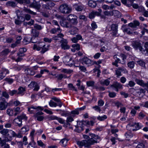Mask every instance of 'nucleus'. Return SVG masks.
Masks as SVG:
<instances>
[{
  "instance_id": "1",
  "label": "nucleus",
  "mask_w": 148,
  "mask_h": 148,
  "mask_svg": "<svg viewBox=\"0 0 148 148\" xmlns=\"http://www.w3.org/2000/svg\"><path fill=\"white\" fill-rule=\"evenodd\" d=\"M92 137L88 140H84L81 141H78L77 144L80 146H84L85 147H89L95 143H97V140L99 139V137L97 135L94 134H90Z\"/></svg>"
},
{
  "instance_id": "2",
  "label": "nucleus",
  "mask_w": 148,
  "mask_h": 148,
  "mask_svg": "<svg viewBox=\"0 0 148 148\" xmlns=\"http://www.w3.org/2000/svg\"><path fill=\"white\" fill-rule=\"evenodd\" d=\"M71 7L66 3L60 5L59 8V11L62 14H68L72 12Z\"/></svg>"
},
{
  "instance_id": "3",
  "label": "nucleus",
  "mask_w": 148,
  "mask_h": 148,
  "mask_svg": "<svg viewBox=\"0 0 148 148\" xmlns=\"http://www.w3.org/2000/svg\"><path fill=\"white\" fill-rule=\"evenodd\" d=\"M67 19L69 22L73 25H76L78 23L77 17L74 14H70L67 17Z\"/></svg>"
},
{
  "instance_id": "4",
  "label": "nucleus",
  "mask_w": 148,
  "mask_h": 148,
  "mask_svg": "<svg viewBox=\"0 0 148 148\" xmlns=\"http://www.w3.org/2000/svg\"><path fill=\"white\" fill-rule=\"evenodd\" d=\"M79 60L82 64L85 66H89L92 64L91 60L87 57L81 58Z\"/></svg>"
},
{
  "instance_id": "5",
  "label": "nucleus",
  "mask_w": 148,
  "mask_h": 148,
  "mask_svg": "<svg viewBox=\"0 0 148 148\" xmlns=\"http://www.w3.org/2000/svg\"><path fill=\"white\" fill-rule=\"evenodd\" d=\"M64 62L66 65L70 66L74 64V62L71 58H70L69 56H66L63 58Z\"/></svg>"
},
{
  "instance_id": "6",
  "label": "nucleus",
  "mask_w": 148,
  "mask_h": 148,
  "mask_svg": "<svg viewBox=\"0 0 148 148\" xmlns=\"http://www.w3.org/2000/svg\"><path fill=\"white\" fill-rule=\"evenodd\" d=\"M37 44L39 48H40V49H42L40 52L42 54L44 53L48 50L49 46L48 45H46L44 42H38Z\"/></svg>"
},
{
  "instance_id": "7",
  "label": "nucleus",
  "mask_w": 148,
  "mask_h": 148,
  "mask_svg": "<svg viewBox=\"0 0 148 148\" xmlns=\"http://www.w3.org/2000/svg\"><path fill=\"white\" fill-rule=\"evenodd\" d=\"M44 109L43 107L36 106H32L28 108V111L30 114H34L35 112L34 110H36L37 111L39 110H42Z\"/></svg>"
},
{
  "instance_id": "8",
  "label": "nucleus",
  "mask_w": 148,
  "mask_h": 148,
  "mask_svg": "<svg viewBox=\"0 0 148 148\" xmlns=\"http://www.w3.org/2000/svg\"><path fill=\"white\" fill-rule=\"evenodd\" d=\"M60 43H61L60 46L62 49L66 50L69 49L70 48V46L68 44V41L67 39L62 38L60 41Z\"/></svg>"
},
{
  "instance_id": "9",
  "label": "nucleus",
  "mask_w": 148,
  "mask_h": 148,
  "mask_svg": "<svg viewBox=\"0 0 148 148\" xmlns=\"http://www.w3.org/2000/svg\"><path fill=\"white\" fill-rule=\"evenodd\" d=\"M16 133L14 131L10 130H9L7 137H5L6 142L10 141L12 139V137H15Z\"/></svg>"
},
{
  "instance_id": "10",
  "label": "nucleus",
  "mask_w": 148,
  "mask_h": 148,
  "mask_svg": "<svg viewBox=\"0 0 148 148\" xmlns=\"http://www.w3.org/2000/svg\"><path fill=\"white\" fill-rule=\"evenodd\" d=\"M115 74L117 77L121 75V72H123L124 73H127V70L124 67H120L116 69L115 71Z\"/></svg>"
},
{
  "instance_id": "11",
  "label": "nucleus",
  "mask_w": 148,
  "mask_h": 148,
  "mask_svg": "<svg viewBox=\"0 0 148 148\" xmlns=\"http://www.w3.org/2000/svg\"><path fill=\"white\" fill-rule=\"evenodd\" d=\"M121 29L125 33L128 34H133V30L130 27L126 25L122 26Z\"/></svg>"
},
{
  "instance_id": "12",
  "label": "nucleus",
  "mask_w": 148,
  "mask_h": 148,
  "mask_svg": "<svg viewBox=\"0 0 148 148\" xmlns=\"http://www.w3.org/2000/svg\"><path fill=\"white\" fill-rule=\"evenodd\" d=\"M132 46L135 49H139L142 53L143 48L140 42L137 41L133 42L132 43Z\"/></svg>"
},
{
  "instance_id": "13",
  "label": "nucleus",
  "mask_w": 148,
  "mask_h": 148,
  "mask_svg": "<svg viewBox=\"0 0 148 148\" xmlns=\"http://www.w3.org/2000/svg\"><path fill=\"white\" fill-rule=\"evenodd\" d=\"M55 5V4L51 1H49L47 4H43L42 8L44 9L50 10L51 8Z\"/></svg>"
},
{
  "instance_id": "14",
  "label": "nucleus",
  "mask_w": 148,
  "mask_h": 148,
  "mask_svg": "<svg viewBox=\"0 0 148 148\" xmlns=\"http://www.w3.org/2000/svg\"><path fill=\"white\" fill-rule=\"evenodd\" d=\"M5 139L2 140L0 137V146L3 148H10L9 144L6 143Z\"/></svg>"
},
{
  "instance_id": "15",
  "label": "nucleus",
  "mask_w": 148,
  "mask_h": 148,
  "mask_svg": "<svg viewBox=\"0 0 148 148\" xmlns=\"http://www.w3.org/2000/svg\"><path fill=\"white\" fill-rule=\"evenodd\" d=\"M43 114V113L40 111L36 113L34 116L36 118L37 120L39 121H42L44 119V117L41 116Z\"/></svg>"
},
{
  "instance_id": "16",
  "label": "nucleus",
  "mask_w": 148,
  "mask_h": 148,
  "mask_svg": "<svg viewBox=\"0 0 148 148\" xmlns=\"http://www.w3.org/2000/svg\"><path fill=\"white\" fill-rule=\"evenodd\" d=\"M64 35L62 33H60L57 34V36L52 38V40L55 41V42H60L62 38H63Z\"/></svg>"
},
{
  "instance_id": "17",
  "label": "nucleus",
  "mask_w": 148,
  "mask_h": 148,
  "mask_svg": "<svg viewBox=\"0 0 148 148\" xmlns=\"http://www.w3.org/2000/svg\"><path fill=\"white\" fill-rule=\"evenodd\" d=\"M81 40L82 41L83 40L82 36L79 34L77 35L75 37L72 38L71 40L74 43H77L78 40Z\"/></svg>"
},
{
  "instance_id": "18",
  "label": "nucleus",
  "mask_w": 148,
  "mask_h": 148,
  "mask_svg": "<svg viewBox=\"0 0 148 148\" xmlns=\"http://www.w3.org/2000/svg\"><path fill=\"white\" fill-rule=\"evenodd\" d=\"M13 121V123H15L17 126L19 127L22 126V121L21 119L18 118V116H17L16 118L14 119Z\"/></svg>"
},
{
  "instance_id": "19",
  "label": "nucleus",
  "mask_w": 148,
  "mask_h": 148,
  "mask_svg": "<svg viewBox=\"0 0 148 148\" xmlns=\"http://www.w3.org/2000/svg\"><path fill=\"white\" fill-rule=\"evenodd\" d=\"M78 31V29L75 26H73L71 27L70 30L69 31V32L70 34L73 35H74L77 34Z\"/></svg>"
},
{
  "instance_id": "20",
  "label": "nucleus",
  "mask_w": 148,
  "mask_h": 148,
  "mask_svg": "<svg viewBox=\"0 0 148 148\" xmlns=\"http://www.w3.org/2000/svg\"><path fill=\"white\" fill-rule=\"evenodd\" d=\"M143 127V125L141 123H135V128L130 129V130L131 131H136L141 129Z\"/></svg>"
},
{
  "instance_id": "21",
  "label": "nucleus",
  "mask_w": 148,
  "mask_h": 148,
  "mask_svg": "<svg viewBox=\"0 0 148 148\" xmlns=\"http://www.w3.org/2000/svg\"><path fill=\"white\" fill-rule=\"evenodd\" d=\"M25 74L27 75H33L35 74V72L32 69L29 68H27L25 69Z\"/></svg>"
},
{
  "instance_id": "22",
  "label": "nucleus",
  "mask_w": 148,
  "mask_h": 148,
  "mask_svg": "<svg viewBox=\"0 0 148 148\" xmlns=\"http://www.w3.org/2000/svg\"><path fill=\"white\" fill-rule=\"evenodd\" d=\"M17 91V94L21 95H23L24 94L26 90L25 88L23 87L22 86H20L18 89Z\"/></svg>"
},
{
  "instance_id": "23",
  "label": "nucleus",
  "mask_w": 148,
  "mask_h": 148,
  "mask_svg": "<svg viewBox=\"0 0 148 148\" xmlns=\"http://www.w3.org/2000/svg\"><path fill=\"white\" fill-rule=\"evenodd\" d=\"M121 1L122 3L128 7L132 6V2L131 1V0H121Z\"/></svg>"
},
{
  "instance_id": "24",
  "label": "nucleus",
  "mask_w": 148,
  "mask_h": 148,
  "mask_svg": "<svg viewBox=\"0 0 148 148\" xmlns=\"http://www.w3.org/2000/svg\"><path fill=\"white\" fill-rule=\"evenodd\" d=\"M99 14L100 13L98 12L93 11L89 14V16L90 18L92 19L94 18L95 16H98Z\"/></svg>"
},
{
  "instance_id": "25",
  "label": "nucleus",
  "mask_w": 148,
  "mask_h": 148,
  "mask_svg": "<svg viewBox=\"0 0 148 148\" xmlns=\"http://www.w3.org/2000/svg\"><path fill=\"white\" fill-rule=\"evenodd\" d=\"M115 7V6L113 4H112L110 6L106 5H104L102 6V8L104 10H112Z\"/></svg>"
},
{
  "instance_id": "26",
  "label": "nucleus",
  "mask_w": 148,
  "mask_h": 148,
  "mask_svg": "<svg viewBox=\"0 0 148 148\" xmlns=\"http://www.w3.org/2000/svg\"><path fill=\"white\" fill-rule=\"evenodd\" d=\"M61 31L62 30L60 29V27L59 26H58V27L57 28L55 27L54 28L52 29L50 32L51 34H55L57 32L59 33H60Z\"/></svg>"
},
{
  "instance_id": "27",
  "label": "nucleus",
  "mask_w": 148,
  "mask_h": 148,
  "mask_svg": "<svg viewBox=\"0 0 148 148\" xmlns=\"http://www.w3.org/2000/svg\"><path fill=\"white\" fill-rule=\"evenodd\" d=\"M145 50H143L142 53L146 56H148V42H146L144 44Z\"/></svg>"
},
{
  "instance_id": "28",
  "label": "nucleus",
  "mask_w": 148,
  "mask_h": 148,
  "mask_svg": "<svg viewBox=\"0 0 148 148\" xmlns=\"http://www.w3.org/2000/svg\"><path fill=\"white\" fill-rule=\"evenodd\" d=\"M30 6L36 9H39L40 7V5L34 0L33 1V2L31 4Z\"/></svg>"
},
{
  "instance_id": "29",
  "label": "nucleus",
  "mask_w": 148,
  "mask_h": 148,
  "mask_svg": "<svg viewBox=\"0 0 148 148\" xmlns=\"http://www.w3.org/2000/svg\"><path fill=\"white\" fill-rule=\"evenodd\" d=\"M8 106V103L6 102H0V110H3L5 109Z\"/></svg>"
},
{
  "instance_id": "30",
  "label": "nucleus",
  "mask_w": 148,
  "mask_h": 148,
  "mask_svg": "<svg viewBox=\"0 0 148 148\" xmlns=\"http://www.w3.org/2000/svg\"><path fill=\"white\" fill-rule=\"evenodd\" d=\"M100 84L102 85L108 86L110 83V79L101 80L100 82Z\"/></svg>"
},
{
  "instance_id": "31",
  "label": "nucleus",
  "mask_w": 148,
  "mask_h": 148,
  "mask_svg": "<svg viewBox=\"0 0 148 148\" xmlns=\"http://www.w3.org/2000/svg\"><path fill=\"white\" fill-rule=\"evenodd\" d=\"M111 87H113L115 88H122V85L120 83L116 82L114 83L111 86Z\"/></svg>"
},
{
  "instance_id": "32",
  "label": "nucleus",
  "mask_w": 148,
  "mask_h": 148,
  "mask_svg": "<svg viewBox=\"0 0 148 148\" xmlns=\"http://www.w3.org/2000/svg\"><path fill=\"white\" fill-rule=\"evenodd\" d=\"M32 36L38 37L39 32L36 29H32L31 31Z\"/></svg>"
},
{
  "instance_id": "33",
  "label": "nucleus",
  "mask_w": 148,
  "mask_h": 148,
  "mask_svg": "<svg viewBox=\"0 0 148 148\" xmlns=\"http://www.w3.org/2000/svg\"><path fill=\"white\" fill-rule=\"evenodd\" d=\"M51 99L54 100L55 101L58 102V106L59 107L61 108L62 107L63 103L61 101L60 99L55 97H53L51 98Z\"/></svg>"
},
{
  "instance_id": "34",
  "label": "nucleus",
  "mask_w": 148,
  "mask_h": 148,
  "mask_svg": "<svg viewBox=\"0 0 148 148\" xmlns=\"http://www.w3.org/2000/svg\"><path fill=\"white\" fill-rule=\"evenodd\" d=\"M10 52V51L9 49H5L0 53V55L2 56H6Z\"/></svg>"
},
{
  "instance_id": "35",
  "label": "nucleus",
  "mask_w": 148,
  "mask_h": 148,
  "mask_svg": "<svg viewBox=\"0 0 148 148\" xmlns=\"http://www.w3.org/2000/svg\"><path fill=\"white\" fill-rule=\"evenodd\" d=\"M68 140L66 138H64L61 140L60 143L63 146L66 147L67 145Z\"/></svg>"
},
{
  "instance_id": "36",
  "label": "nucleus",
  "mask_w": 148,
  "mask_h": 148,
  "mask_svg": "<svg viewBox=\"0 0 148 148\" xmlns=\"http://www.w3.org/2000/svg\"><path fill=\"white\" fill-rule=\"evenodd\" d=\"M88 5L89 6L94 8L96 7L97 4L95 1L91 0L88 1Z\"/></svg>"
},
{
  "instance_id": "37",
  "label": "nucleus",
  "mask_w": 148,
  "mask_h": 148,
  "mask_svg": "<svg viewBox=\"0 0 148 148\" xmlns=\"http://www.w3.org/2000/svg\"><path fill=\"white\" fill-rule=\"evenodd\" d=\"M23 11L25 12L29 13L31 14L35 15L36 14V13L31 10L29 9L25 8L24 9Z\"/></svg>"
},
{
  "instance_id": "38",
  "label": "nucleus",
  "mask_w": 148,
  "mask_h": 148,
  "mask_svg": "<svg viewBox=\"0 0 148 148\" xmlns=\"http://www.w3.org/2000/svg\"><path fill=\"white\" fill-rule=\"evenodd\" d=\"M6 5L8 6H11L12 7H14L16 5V3L12 1H8L6 3Z\"/></svg>"
},
{
  "instance_id": "39",
  "label": "nucleus",
  "mask_w": 148,
  "mask_h": 148,
  "mask_svg": "<svg viewBox=\"0 0 148 148\" xmlns=\"http://www.w3.org/2000/svg\"><path fill=\"white\" fill-rule=\"evenodd\" d=\"M58 70H61V72L64 73H66V74H70L73 72V71L72 70H71L70 69H63L62 70L58 69Z\"/></svg>"
},
{
  "instance_id": "40",
  "label": "nucleus",
  "mask_w": 148,
  "mask_h": 148,
  "mask_svg": "<svg viewBox=\"0 0 148 148\" xmlns=\"http://www.w3.org/2000/svg\"><path fill=\"white\" fill-rule=\"evenodd\" d=\"M73 7L77 11H81L83 10V7L81 5L75 4L73 5Z\"/></svg>"
},
{
  "instance_id": "41",
  "label": "nucleus",
  "mask_w": 148,
  "mask_h": 148,
  "mask_svg": "<svg viewBox=\"0 0 148 148\" xmlns=\"http://www.w3.org/2000/svg\"><path fill=\"white\" fill-rule=\"evenodd\" d=\"M86 121H81L78 122L77 123V125L78 127H82L83 128L84 126L86 124Z\"/></svg>"
},
{
  "instance_id": "42",
  "label": "nucleus",
  "mask_w": 148,
  "mask_h": 148,
  "mask_svg": "<svg viewBox=\"0 0 148 148\" xmlns=\"http://www.w3.org/2000/svg\"><path fill=\"white\" fill-rule=\"evenodd\" d=\"M135 81L137 84L143 87L144 86L145 83L143 80L136 79H135Z\"/></svg>"
},
{
  "instance_id": "43",
  "label": "nucleus",
  "mask_w": 148,
  "mask_h": 148,
  "mask_svg": "<svg viewBox=\"0 0 148 148\" xmlns=\"http://www.w3.org/2000/svg\"><path fill=\"white\" fill-rule=\"evenodd\" d=\"M14 110L15 113L14 114V116H16L17 114H19L21 112L20 108L18 107L14 108Z\"/></svg>"
},
{
  "instance_id": "44",
  "label": "nucleus",
  "mask_w": 148,
  "mask_h": 148,
  "mask_svg": "<svg viewBox=\"0 0 148 148\" xmlns=\"http://www.w3.org/2000/svg\"><path fill=\"white\" fill-rule=\"evenodd\" d=\"M23 42L25 45H27L29 43L31 42V38L28 37L24 38L23 39Z\"/></svg>"
},
{
  "instance_id": "45",
  "label": "nucleus",
  "mask_w": 148,
  "mask_h": 148,
  "mask_svg": "<svg viewBox=\"0 0 148 148\" xmlns=\"http://www.w3.org/2000/svg\"><path fill=\"white\" fill-rule=\"evenodd\" d=\"M9 130L6 129H3L0 131V133L2 134L7 136Z\"/></svg>"
},
{
  "instance_id": "46",
  "label": "nucleus",
  "mask_w": 148,
  "mask_h": 148,
  "mask_svg": "<svg viewBox=\"0 0 148 148\" xmlns=\"http://www.w3.org/2000/svg\"><path fill=\"white\" fill-rule=\"evenodd\" d=\"M135 66V62L134 61H132L129 62L127 63L128 67L130 69H133L134 68Z\"/></svg>"
},
{
  "instance_id": "47",
  "label": "nucleus",
  "mask_w": 148,
  "mask_h": 148,
  "mask_svg": "<svg viewBox=\"0 0 148 148\" xmlns=\"http://www.w3.org/2000/svg\"><path fill=\"white\" fill-rule=\"evenodd\" d=\"M13 110L11 108H8L7 110V113L9 116H12L14 115Z\"/></svg>"
},
{
  "instance_id": "48",
  "label": "nucleus",
  "mask_w": 148,
  "mask_h": 148,
  "mask_svg": "<svg viewBox=\"0 0 148 148\" xmlns=\"http://www.w3.org/2000/svg\"><path fill=\"white\" fill-rule=\"evenodd\" d=\"M120 56L121 58H122L123 60L122 62H119V63L122 64H124L125 63V60L126 59L127 56L123 54H121Z\"/></svg>"
},
{
  "instance_id": "49",
  "label": "nucleus",
  "mask_w": 148,
  "mask_h": 148,
  "mask_svg": "<svg viewBox=\"0 0 148 148\" xmlns=\"http://www.w3.org/2000/svg\"><path fill=\"white\" fill-rule=\"evenodd\" d=\"M118 26L116 24H112L111 27V29L112 31H118Z\"/></svg>"
},
{
  "instance_id": "50",
  "label": "nucleus",
  "mask_w": 148,
  "mask_h": 148,
  "mask_svg": "<svg viewBox=\"0 0 148 148\" xmlns=\"http://www.w3.org/2000/svg\"><path fill=\"white\" fill-rule=\"evenodd\" d=\"M21 130L22 132L25 133L29 131V127L27 125L21 128Z\"/></svg>"
},
{
  "instance_id": "51",
  "label": "nucleus",
  "mask_w": 148,
  "mask_h": 148,
  "mask_svg": "<svg viewBox=\"0 0 148 148\" xmlns=\"http://www.w3.org/2000/svg\"><path fill=\"white\" fill-rule=\"evenodd\" d=\"M72 47L75 50L78 51L80 49V45L79 44H74L72 45Z\"/></svg>"
},
{
  "instance_id": "52",
  "label": "nucleus",
  "mask_w": 148,
  "mask_h": 148,
  "mask_svg": "<svg viewBox=\"0 0 148 148\" xmlns=\"http://www.w3.org/2000/svg\"><path fill=\"white\" fill-rule=\"evenodd\" d=\"M49 106L51 107H56L58 106V104L53 101L51 100L49 103Z\"/></svg>"
},
{
  "instance_id": "53",
  "label": "nucleus",
  "mask_w": 148,
  "mask_h": 148,
  "mask_svg": "<svg viewBox=\"0 0 148 148\" xmlns=\"http://www.w3.org/2000/svg\"><path fill=\"white\" fill-rule=\"evenodd\" d=\"M107 118L106 115H103V116H99L97 118V119L100 121H103Z\"/></svg>"
},
{
  "instance_id": "54",
  "label": "nucleus",
  "mask_w": 148,
  "mask_h": 148,
  "mask_svg": "<svg viewBox=\"0 0 148 148\" xmlns=\"http://www.w3.org/2000/svg\"><path fill=\"white\" fill-rule=\"evenodd\" d=\"M137 62L140 66L145 68V63L142 60H140L137 61Z\"/></svg>"
},
{
  "instance_id": "55",
  "label": "nucleus",
  "mask_w": 148,
  "mask_h": 148,
  "mask_svg": "<svg viewBox=\"0 0 148 148\" xmlns=\"http://www.w3.org/2000/svg\"><path fill=\"white\" fill-rule=\"evenodd\" d=\"M31 38V42L35 43H37L38 40V37L32 36V37Z\"/></svg>"
},
{
  "instance_id": "56",
  "label": "nucleus",
  "mask_w": 148,
  "mask_h": 148,
  "mask_svg": "<svg viewBox=\"0 0 148 148\" xmlns=\"http://www.w3.org/2000/svg\"><path fill=\"white\" fill-rule=\"evenodd\" d=\"M9 93L11 96H12L14 95H18L17 90H10L9 92Z\"/></svg>"
},
{
  "instance_id": "57",
  "label": "nucleus",
  "mask_w": 148,
  "mask_h": 148,
  "mask_svg": "<svg viewBox=\"0 0 148 148\" xmlns=\"http://www.w3.org/2000/svg\"><path fill=\"white\" fill-rule=\"evenodd\" d=\"M76 67H79V70L82 72H86V68L84 66L79 65L78 66H76Z\"/></svg>"
},
{
  "instance_id": "58",
  "label": "nucleus",
  "mask_w": 148,
  "mask_h": 148,
  "mask_svg": "<svg viewBox=\"0 0 148 148\" xmlns=\"http://www.w3.org/2000/svg\"><path fill=\"white\" fill-rule=\"evenodd\" d=\"M5 40L7 43H10L13 42L14 38L12 37H6Z\"/></svg>"
},
{
  "instance_id": "59",
  "label": "nucleus",
  "mask_w": 148,
  "mask_h": 148,
  "mask_svg": "<svg viewBox=\"0 0 148 148\" xmlns=\"http://www.w3.org/2000/svg\"><path fill=\"white\" fill-rule=\"evenodd\" d=\"M134 127L135 123H130L127 125V129L131 131L130 130V129L134 128Z\"/></svg>"
},
{
  "instance_id": "60",
  "label": "nucleus",
  "mask_w": 148,
  "mask_h": 148,
  "mask_svg": "<svg viewBox=\"0 0 148 148\" xmlns=\"http://www.w3.org/2000/svg\"><path fill=\"white\" fill-rule=\"evenodd\" d=\"M73 121V118L71 116H69L67 118V119L66 120V122H67V125H69L70 124L69 123V122H72Z\"/></svg>"
},
{
  "instance_id": "61",
  "label": "nucleus",
  "mask_w": 148,
  "mask_h": 148,
  "mask_svg": "<svg viewBox=\"0 0 148 148\" xmlns=\"http://www.w3.org/2000/svg\"><path fill=\"white\" fill-rule=\"evenodd\" d=\"M1 71L5 76L9 73V70L6 69H3Z\"/></svg>"
},
{
  "instance_id": "62",
  "label": "nucleus",
  "mask_w": 148,
  "mask_h": 148,
  "mask_svg": "<svg viewBox=\"0 0 148 148\" xmlns=\"http://www.w3.org/2000/svg\"><path fill=\"white\" fill-rule=\"evenodd\" d=\"M18 116V118H19L22 120V119H24L25 120H27V117L26 116V115L24 114H22L21 115Z\"/></svg>"
},
{
  "instance_id": "63",
  "label": "nucleus",
  "mask_w": 148,
  "mask_h": 148,
  "mask_svg": "<svg viewBox=\"0 0 148 148\" xmlns=\"http://www.w3.org/2000/svg\"><path fill=\"white\" fill-rule=\"evenodd\" d=\"M76 128L75 129V131L78 133H80L84 130V128L82 127H80L77 126H75Z\"/></svg>"
},
{
  "instance_id": "64",
  "label": "nucleus",
  "mask_w": 148,
  "mask_h": 148,
  "mask_svg": "<svg viewBox=\"0 0 148 148\" xmlns=\"http://www.w3.org/2000/svg\"><path fill=\"white\" fill-rule=\"evenodd\" d=\"M36 85V83L34 82H32L28 86L30 88H33Z\"/></svg>"
}]
</instances>
